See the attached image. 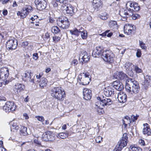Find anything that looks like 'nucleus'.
I'll list each match as a JSON object with an SVG mask.
<instances>
[{
	"label": "nucleus",
	"mask_w": 151,
	"mask_h": 151,
	"mask_svg": "<svg viewBox=\"0 0 151 151\" xmlns=\"http://www.w3.org/2000/svg\"><path fill=\"white\" fill-rule=\"evenodd\" d=\"M134 29L132 28H130L129 29H127V32H126L127 33L128 35H130L132 32V30Z\"/></svg>",
	"instance_id": "0e129e2a"
},
{
	"label": "nucleus",
	"mask_w": 151,
	"mask_h": 151,
	"mask_svg": "<svg viewBox=\"0 0 151 151\" xmlns=\"http://www.w3.org/2000/svg\"><path fill=\"white\" fill-rule=\"evenodd\" d=\"M145 85L146 87L151 86V77L147 76L145 78Z\"/></svg>",
	"instance_id": "b1692460"
},
{
	"label": "nucleus",
	"mask_w": 151,
	"mask_h": 151,
	"mask_svg": "<svg viewBox=\"0 0 151 151\" xmlns=\"http://www.w3.org/2000/svg\"><path fill=\"white\" fill-rule=\"evenodd\" d=\"M6 45L7 48L9 50H14L17 46V40L14 39L9 40L6 42Z\"/></svg>",
	"instance_id": "6e6552de"
},
{
	"label": "nucleus",
	"mask_w": 151,
	"mask_h": 151,
	"mask_svg": "<svg viewBox=\"0 0 151 151\" xmlns=\"http://www.w3.org/2000/svg\"><path fill=\"white\" fill-rule=\"evenodd\" d=\"M125 68L126 69L127 73H130V74L129 75V76H133L134 74L132 71L133 68L134 67V65L131 63L128 62H127L125 64Z\"/></svg>",
	"instance_id": "9b49d317"
},
{
	"label": "nucleus",
	"mask_w": 151,
	"mask_h": 151,
	"mask_svg": "<svg viewBox=\"0 0 151 151\" xmlns=\"http://www.w3.org/2000/svg\"><path fill=\"white\" fill-rule=\"evenodd\" d=\"M9 0H1L2 3L3 4H6L8 2Z\"/></svg>",
	"instance_id": "69168bd1"
},
{
	"label": "nucleus",
	"mask_w": 151,
	"mask_h": 151,
	"mask_svg": "<svg viewBox=\"0 0 151 151\" xmlns=\"http://www.w3.org/2000/svg\"><path fill=\"white\" fill-rule=\"evenodd\" d=\"M83 95L84 99L87 100H90L92 95L91 91L89 89L84 88L83 90Z\"/></svg>",
	"instance_id": "9d476101"
},
{
	"label": "nucleus",
	"mask_w": 151,
	"mask_h": 151,
	"mask_svg": "<svg viewBox=\"0 0 151 151\" xmlns=\"http://www.w3.org/2000/svg\"><path fill=\"white\" fill-rule=\"evenodd\" d=\"M23 8L26 10L28 14L32 10V7L29 5L26 6Z\"/></svg>",
	"instance_id": "ea45409f"
},
{
	"label": "nucleus",
	"mask_w": 151,
	"mask_h": 151,
	"mask_svg": "<svg viewBox=\"0 0 151 151\" xmlns=\"http://www.w3.org/2000/svg\"><path fill=\"white\" fill-rule=\"evenodd\" d=\"M60 31L59 28L57 26H53L51 29V31L53 33H58Z\"/></svg>",
	"instance_id": "f704fd0d"
},
{
	"label": "nucleus",
	"mask_w": 151,
	"mask_h": 151,
	"mask_svg": "<svg viewBox=\"0 0 151 151\" xmlns=\"http://www.w3.org/2000/svg\"><path fill=\"white\" fill-rule=\"evenodd\" d=\"M65 10L64 12L65 13L70 15L72 14L73 13V7L70 5L66 6V8L64 9Z\"/></svg>",
	"instance_id": "412c9836"
},
{
	"label": "nucleus",
	"mask_w": 151,
	"mask_h": 151,
	"mask_svg": "<svg viewBox=\"0 0 151 151\" xmlns=\"http://www.w3.org/2000/svg\"><path fill=\"white\" fill-rule=\"evenodd\" d=\"M79 58H81L85 63L87 62L89 60L90 56L85 51H82L80 54Z\"/></svg>",
	"instance_id": "4468645a"
},
{
	"label": "nucleus",
	"mask_w": 151,
	"mask_h": 151,
	"mask_svg": "<svg viewBox=\"0 0 151 151\" xmlns=\"http://www.w3.org/2000/svg\"><path fill=\"white\" fill-rule=\"evenodd\" d=\"M80 34H81L82 38L83 39H86L87 37V33L86 31L82 30L80 31Z\"/></svg>",
	"instance_id": "473e14b6"
},
{
	"label": "nucleus",
	"mask_w": 151,
	"mask_h": 151,
	"mask_svg": "<svg viewBox=\"0 0 151 151\" xmlns=\"http://www.w3.org/2000/svg\"><path fill=\"white\" fill-rule=\"evenodd\" d=\"M117 99L120 103H124L127 101V96L125 93L120 92L117 94Z\"/></svg>",
	"instance_id": "ddd939ff"
},
{
	"label": "nucleus",
	"mask_w": 151,
	"mask_h": 151,
	"mask_svg": "<svg viewBox=\"0 0 151 151\" xmlns=\"http://www.w3.org/2000/svg\"><path fill=\"white\" fill-rule=\"evenodd\" d=\"M35 118L39 121L42 122L44 120V118L42 116H36Z\"/></svg>",
	"instance_id": "864d4df0"
},
{
	"label": "nucleus",
	"mask_w": 151,
	"mask_h": 151,
	"mask_svg": "<svg viewBox=\"0 0 151 151\" xmlns=\"http://www.w3.org/2000/svg\"><path fill=\"white\" fill-rule=\"evenodd\" d=\"M19 128V124H17V123L13 122L11 127V129H14L17 130Z\"/></svg>",
	"instance_id": "4c0bfd02"
},
{
	"label": "nucleus",
	"mask_w": 151,
	"mask_h": 151,
	"mask_svg": "<svg viewBox=\"0 0 151 151\" xmlns=\"http://www.w3.org/2000/svg\"><path fill=\"white\" fill-rule=\"evenodd\" d=\"M53 41L55 43L59 41L60 39V37L58 36H55L52 37Z\"/></svg>",
	"instance_id": "09e8293b"
},
{
	"label": "nucleus",
	"mask_w": 151,
	"mask_h": 151,
	"mask_svg": "<svg viewBox=\"0 0 151 151\" xmlns=\"http://www.w3.org/2000/svg\"><path fill=\"white\" fill-rule=\"evenodd\" d=\"M58 1H59L60 3H65L66 4V2H67V1L66 0H59Z\"/></svg>",
	"instance_id": "338daca9"
},
{
	"label": "nucleus",
	"mask_w": 151,
	"mask_h": 151,
	"mask_svg": "<svg viewBox=\"0 0 151 151\" xmlns=\"http://www.w3.org/2000/svg\"><path fill=\"white\" fill-rule=\"evenodd\" d=\"M78 78L80 83L83 85L88 84L91 81L90 76L88 73H83L79 75Z\"/></svg>",
	"instance_id": "423d86ee"
},
{
	"label": "nucleus",
	"mask_w": 151,
	"mask_h": 151,
	"mask_svg": "<svg viewBox=\"0 0 151 151\" xmlns=\"http://www.w3.org/2000/svg\"><path fill=\"white\" fill-rule=\"evenodd\" d=\"M117 25V22L115 21H111L109 22V25L111 27H115Z\"/></svg>",
	"instance_id": "e433bc0d"
},
{
	"label": "nucleus",
	"mask_w": 151,
	"mask_h": 151,
	"mask_svg": "<svg viewBox=\"0 0 151 151\" xmlns=\"http://www.w3.org/2000/svg\"><path fill=\"white\" fill-rule=\"evenodd\" d=\"M24 88L25 86L24 85L18 83L15 85L14 90L18 93L24 91Z\"/></svg>",
	"instance_id": "a211bd4d"
},
{
	"label": "nucleus",
	"mask_w": 151,
	"mask_h": 151,
	"mask_svg": "<svg viewBox=\"0 0 151 151\" xmlns=\"http://www.w3.org/2000/svg\"><path fill=\"white\" fill-rule=\"evenodd\" d=\"M99 17L103 20H106L107 18V14L105 13L100 15Z\"/></svg>",
	"instance_id": "37998d69"
},
{
	"label": "nucleus",
	"mask_w": 151,
	"mask_h": 151,
	"mask_svg": "<svg viewBox=\"0 0 151 151\" xmlns=\"http://www.w3.org/2000/svg\"><path fill=\"white\" fill-rule=\"evenodd\" d=\"M54 17H49V22L50 23L53 24L55 22Z\"/></svg>",
	"instance_id": "3c124183"
},
{
	"label": "nucleus",
	"mask_w": 151,
	"mask_h": 151,
	"mask_svg": "<svg viewBox=\"0 0 151 151\" xmlns=\"http://www.w3.org/2000/svg\"><path fill=\"white\" fill-rule=\"evenodd\" d=\"M92 55L94 58H96L98 56H100L99 52H98L96 50H94L92 53Z\"/></svg>",
	"instance_id": "a19ab883"
},
{
	"label": "nucleus",
	"mask_w": 151,
	"mask_h": 151,
	"mask_svg": "<svg viewBox=\"0 0 151 151\" xmlns=\"http://www.w3.org/2000/svg\"><path fill=\"white\" fill-rule=\"evenodd\" d=\"M139 143L141 145L144 146L145 145L144 141L142 139H140L139 141Z\"/></svg>",
	"instance_id": "e2e57ef3"
},
{
	"label": "nucleus",
	"mask_w": 151,
	"mask_h": 151,
	"mask_svg": "<svg viewBox=\"0 0 151 151\" xmlns=\"http://www.w3.org/2000/svg\"><path fill=\"white\" fill-rule=\"evenodd\" d=\"M130 151H142L140 147L136 146L134 145H132L129 147Z\"/></svg>",
	"instance_id": "c85d7f7f"
},
{
	"label": "nucleus",
	"mask_w": 151,
	"mask_h": 151,
	"mask_svg": "<svg viewBox=\"0 0 151 151\" xmlns=\"http://www.w3.org/2000/svg\"><path fill=\"white\" fill-rule=\"evenodd\" d=\"M93 8L98 9L101 6L102 4L101 1V0H93Z\"/></svg>",
	"instance_id": "4be33fe9"
},
{
	"label": "nucleus",
	"mask_w": 151,
	"mask_h": 151,
	"mask_svg": "<svg viewBox=\"0 0 151 151\" xmlns=\"http://www.w3.org/2000/svg\"><path fill=\"white\" fill-rule=\"evenodd\" d=\"M123 121V124L124 125L125 127H127V124H130L131 122L130 117L127 116H125L124 120Z\"/></svg>",
	"instance_id": "bb28decb"
},
{
	"label": "nucleus",
	"mask_w": 151,
	"mask_h": 151,
	"mask_svg": "<svg viewBox=\"0 0 151 151\" xmlns=\"http://www.w3.org/2000/svg\"><path fill=\"white\" fill-rule=\"evenodd\" d=\"M141 55V51L140 50L138 49L137 50V51L136 53V56L137 57H140Z\"/></svg>",
	"instance_id": "bf43d9fd"
},
{
	"label": "nucleus",
	"mask_w": 151,
	"mask_h": 151,
	"mask_svg": "<svg viewBox=\"0 0 151 151\" xmlns=\"http://www.w3.org/2000/svg\"><path fill=\"white\" fill-rule=\"evenodd\" d=\"M103 108H98L97 111L100 114H102L104 113Z\"/></svg>",
	"instance_id": "13d9d810"
},
{
	"label": "nucleus",
	"mask_w": 151,
	"mask_h": 151,
	"mask_svg": "<svg viewBox=\"0 0 151 151\" xmlns=\"http://www.w3.org/2000/svg\"><path fill=\"white\" fill-rule=\"evenodd\" d=\"M26 12V10L23 8L21 12H18L17 14L18 15H20L21 18H24L28 14L27 12Z\"/></svg>",
	"instance_id": "5701e85b"
},
{
	"label": "nucleus",
	"mask_w": 151,
	"mask_h": 151,
	"mask_svg": "<svg viewBox=\"0 0 151 151\" xmlns=\"http://www.w3.org/2000/svg\"><path fill=\"white\" fill-rule=\"evenodd\" d=\"M38 53H34L33 55V58L35 60H37L38 58Z\"/></svg>",
	"instance_id": "052dcab7"
},
{
	"label": "nucleus",
	"mask_w": 151,
	"mask_h": 151,
	"mask_svg": "<svg viewBox=\"0 0 151 151\" xmlns=\"http://www.w3.org/2000/svg\"><path fill=\"white\" fill-rule=\"evenodd\" d=\"M78 61L77 60L74 59L71 62V64L74 66H75L78 64Z\"/></svg>",
	"instance_id": "6e6d98bb"
},
{
	"label": "nucleus",
	"mask_w": 151,
	"mask_h": 151,
	"mask_svg": "<svg viewBox=\"0 0 151 151\" xmlns=\"http://www.w3.org/2000/svg\"><path fill=\"white\" fill-rule=\"evenodd\" d=\"M80 31L81 30L80 29L78 30L77 29L75 28L73 30H70V32L72 35H73L76 36H78L80 34Z\"/></svg>",
	"instance_id": "c756f323"
},
{
	"label": "nucleus",
	"mask_w": 151,
	"mask_h": 151,
	"mask_svg": "<svg viewBox=\"0 0 151 151\" xmlns=\"http://www.w3.org/2000/svg\"><path fill=\"white\" fill-rule=\"evenodd\" d=\"M56 22L58 25L63 29H66L68 28L70 24L68 19L64 16L58 18Z\"/></svg>",
	"instance_id": "39448f33"
},
{
	"label": "nucleus",
	"mask_w": 151,
	"mask_h": 151,
	"mask_svg": "<svg viewBox=\"0 0 151 151\" xmlns=\"http://www.w3.org/2000/svg\"><path fill=\"white\" fill-rule=\"evenodd\" d=\"M50 93L52 96L60 101H63L65 96V92L61 87H54L51 89Z\"/></svg>",
	"instance_id": "7ed1b4c3"
},
{
	"label": "nucleus",
	"mask_w": 151,
	"mask_h": 151,
	"mask_svg": "<svg viewBox=\"0 0 151 151\" xmlns=\"http://www.w3.org/2000/svg\"><path fill=\"white\" fill-rule=\"evenodd\" d=\"M33 75V74L30 71H26L25 73L22 74V76L25 78H32V76Z\"/></svg>",
	"instance_id": "393cba45"
},
{
	"label": "nucleus",
	"mask_w": 151,
	"mask_h": 151,
	"mask_svg": "<svg viewBox=\"0 0 151 151\" xmlns=\"http://www.w3.org/2000/svg\"><path fill=\"white\" fill-rule=\"evenodd\" d=\"M40 0H35V4L37 6V7L40 8V6H41V5H42L41 1Z\"/></svg>",
	"instance_id": "a18cd8bd"
},
{
	"label": "nucleus",
	"mask_w": 151,
	"mask_h": 151,
	"mask_svg": "<svg viewBox=\"0 0 151 151\" xmlns=\"http://www.w3.org/2000/svg\"><path fill=\"white\" fill-rule=\"evenodd\" d=\"M123 148V147L118 144L114 150L115 151H121Z\"/></svg>",
	"instance_id": "79ce46f5"
},
{
	"label": "nucleus",
	"mask_w": 151,
	"mask_h": 151,
	"mask_svg": "<svg viewBox=\"0 0 151 151\" xmlns=\"http://www.w3.org/2000/svg\"><path fill=\"white\" fill-rule=\"evenodd\" d=\"M98 101L95 103V105L98 107V108H103L104 107L103 102H102V97H97Z\"/></svg>",
	"instance_id": "aec40b11"
},
{
	"label": "nucleus",
	"mask_w": 151,
	"mask_h": 151,
	"mask_svg": "<svg viewBox=\"0 0 151 151\" xmlns=\"http://www.w3.org/2000/svg\"><path fill=\"white\" fill-rule=\"evenodd\" d=\"M130 28L135 29V26L134 25H132V24H126L124 27V31L125 32H127V29H129Z\"/></svg>",
	"instance_id": "2f4dec72"
},
{
	"label": "nucleus",
	"mask_w": 151,
	"mask_h": 151,
	"mask_svg": "<svg viewBox=\"0 0 151 151\" xmlns=\"http://www.w3.org/2000/svg\"><path fill=\"white\" fill-rule=\"evenodd\" d=\"M46 80V79L44 78H42V81L40 84V85L41 87L43 88L46 86L47 82H45Z\"/></svg>",
	"instance_id": "58836bf2"
},
{
	"label": "nucleus",
	"mask_w": 151,
	"mask_h": 151,
	"mask_svg": "<svg viewBox=\"0 0 151 151\" xmlns=\"http://www.w3.org/2000/svg\"><path fill=\"white\" fill-rule=\"evenodd\" d=\"M117 76L120 80H126L125 88L128 93L134 95L137 94L139 92L140 88L137 81L134 79L129 77L122 72H119Z\"/></svg>",
	"instance_id": "f257e3e1"
},
{
	"label": "nucleus",
	"mask_w": 151,
	"mask_h": 151,
	"mask_svg": "<svg viewBox=\"0 0 151 151\" xmlns=\"http://www.w3.org/2000/svg\"><path fill=\"white\" fill-rule=\"evenodd\" d=\"M96 50L98 52H99V54L101 56L102 52H103V51H105L103 50V47L100 46H99L97 47H96Z\"/></svg>",
	"instance_id": "c9c22d12"
},
{
	"label": "nucleus",
	"mask_w": 151,
	"mask_h": 151,
	"mask_svg": "<svg viewBox=\"0 0 151 151\" xmlns=\"http://www.w3.org/2000/svg\"><path fill=\"white\" fill-rule=\"evenodd\" d=\"M68 136V134L67 133H60L56 135L58 138H60L64 139L67 137Z\"/></svg>",
	"instance_id": "cd10ccee"
},
{
	"label": "nucleus",
	"mask_w": 151,
	"mask_h": 151,
	"mask_svg": "<svg viewBox=\"0 0 151 151\" xmlns=\"http://www.w3.org/2000/svg\"><path fill=\"white\" fill-rule=\"evenodd\" d=\"M16 106L14 102L8 101L6 102L3 107V110L6 112H13L16 109Z\"/></svg>",
	"instance_id": "0eeeda50"
},
{
	"label": "nucleus",
	"mask_w": 151,
	"mask_h": 151,
	"mask_svg": "<svg viewBox=\"0 0 151 151\" xmlns=\"http://www.w3.org/2000/svg\"><path fill=\"white\" fill-rule=\"evenodd\" d=\"M47 7V3L45 1V3L44 4H42V5H41V6H40V8H41L42 9H45Z\"/></svg>",
	"instance_id": "680f3d73"
},
{
	"label": "nucleus",
	"mask_w": 151,
	"mask_h": 151,
	"mask_svg": "<svg viewBox=\"0 0 151 151\" xmlns=\"http://www.w3.org/2000/svg\"><path fill=\"white\" fill-rule=\"evenodd\" d=\"M27 128L24 126H22L20 129V133L21 134L26 136L27 134Z\"/></svg>",
	"instance_id": "7c9ffc66"
},
{
	"label": "nucleus",
	"mask_w": 151,
	"mask_h": 151,
	"mask_svg": "<svg viewBox=\"0 0 151 151\" xmlns=\"http://www.w3.org/2000/svg\"><path fill=\"white\" fill-rule=\"evenodd\" d=\"M55 135L52 132L48 131V141L53 142L55 140Z\"/></svg>",
	"instance_id": "a878e982"
},
{
	"label": "nucleus",
	"mask_w": 151,
	"mask_h": 151,
	"mask_svg": "<svg viewBox=\"0 0 151 151\" xmlns=\"http://www.w3.org/2000/svg\"><path fill=\"white\" fill-rule=\"evenodd\" d=\"M101 57L105 61L111 63L114 61V56L111 51L105 50L101 54Z\"/></svg>",
	"instance_id": "20e7f679"
},
{
	"label": "nucleus",
	"mask_w": 151,
	"mask_h": 151,
	"mask_svg": "<svg viewBox=\"0 0 151 151\" xmlns=\"http://www.w3.org/2000/svg\"><path fill=\"white\" fill-rule=\"evenodd\" d=\"M103 138L102 137L99 136L97 137L95 139L96 142L97 143H100L102 141Z\"/></svg>",
	"instance_id": "c03bdc74"
},
{
	"label": "nucleus",
	"mask_w": 151,
	"mask_h": 151,
	"mask_svg": "<svg viewBox=\"0 0 151 151\" xmlns=\"http://www.w3.org/2000/svg\"><path fill=\"white\" fill-rule=\"evenodd\" d=\"M9 69L6 68H1L0 70V78L6 79L9 75Z\"/></svg>",
	"instance_id": "1a4fd4ad"
},
{
	"label": "nucleus",
	"mask_w": 151,
	"mask_h": 151,
	"mask_svg": "<svg viewBox=\"0 0 151 151\" xmlns=\"http://www.w3.org/2000/svg\"><path fill=\"white\" fill-rule=\"evenodd\" d=\"M101 97H102V102L104 106H109L112 104V101L110 99L104 97L103 96Z\"/></svg>",
	"instance_id": "6ab92c4d"
},
{
	"label": "nucleus",
	"mask_w": 151,
	"mask_h": 151,
	"mask_svg": "<svg viewBox=\"0 0 151 151\" xmlns=\"http://www.w3.org/2000/svg\"><path fill=\"white\" fill-rule=\"evenodd\" d=\"M111 86L119 91H121L124 88L123 85L118 81L114 82L111 85Z\"/></svg>",
	"instance_id": "f3484780"
},
{
	"label": "nucleus",
	"mask_w": 151,
	"mask_h": 151,
	"mask_svg": "<svg viewBox=\"0 0 151 151\" xmlns=\"http://www.w3.org/2000/svg\"><path fill=\"white\" fill-rule=\"evenodd\" d=\"M127 5H129L131 9H121L119 12V14L122 17L123 21H125L127 19V16L133 15V10L134 11H138L140 9V7L138 5V4L135 2L129 1L127 3Z\"/></svg>",
	"instance_id": "f03ea898"
},
{
	"label": "nucleus",
	"mask_w": 151,
	"mask_h": 151,
	"mask_svg": "<svg viewBox=\"0 0 151 151\" xmlns=\"http://www.w3.org/2000/svg\"><path fill=\"white\" fill-rule=\"evenodd\" d=\"M139 45L142 49H145L146 48V47L145 44L142 41L139 40Z\"/></svg>",
	"instance_id": "49530a36"
},
{
	"label": "nucleus",
	"mask_w": 151,
	"mask_h": 151,
	"mask_svg": "<svg viewBox=\"0 0 151 151\" xmlns=\"http://www.w3.org/2000/svg\"><path fill=\"white\" fill-rule=\"evenodd\" d=\"M104 93L106 96H111L114 93V89L112 87L108 86L105 88L104 90Z\"/></svg>",
	"instance_id": "2eb2a0df"
},
{
	"label": "nucleus",
	"mask_w": 151,
	"mask_h": 151,
	"mask_svg": "<svg viewBox=\"0 0 151 151\" xmlns=\"http://www.w3.org/2000/svg\"><path fill=\"white\" fill-rule=\"evenodd\" d=\"M67 2H66V4H65V3L63 4H62L61 5V9L63 11H64V12L65 10H64V9H65V8H66V6H68V5H68L67 3Z\"/></svg>",
	"instance_id": "8fccbe9b"
},
{
	"label": "nucleus",
	"mask_w": 151,
	"mask_h": 151,
	"mask_svg": "<svg viewBox=\"0 0 151 151\" xmlns=\"http://www.w3.org/2000/svg\"><path fill=\"white\" fill-rule=\"evenodd\" d=\"M135 70L136 73H138L142 72V70L137 66L135 67Z\"/></svg>",
	"instance_id": "de8ad7c7"
},
{
	"label": "nucleus",
	"mask_w": 151,
	"mask_h": 151,
	"mask_svg": "<svg viewBox=\"0 0 151 151\" xmlns=\"http://www.w3.org/2000/svg\"><path fill=\"white\" fill-rule=\"evenodd\" d=\"M128 137L127 134L125 133L123 134L122 139L118 142V144L123 147L127 145V140Z\"/></svg>",
	"instance_id": "dca6fc26"
},
{
	"label": "nucleus",
	"mask_w": 151,
	"mask_h": 151,
	"mask_svg": "<svg viewBox=\"0 0 151 151\" xmlns=\"http://www.w3.org/2000/svg\"><path fill=\"white\" fill-rule=\"evenodd\" d=\"M42 139L45 141H47V134L46 133V132H45V134L42 135Z\"/></svg>",
	"instance_id": "5fc2aeb1"
},
{
	"label": "nucleus",
	"mask_w": 151,
	"mask_h": 151,
	"mask_svg": "<svg viewBox=\"0 0 151 151\" xmlns=\"http://www.w3.org/2000/svg\"><path fill=\"white\" fill-rule=\"evenodd\" d=\"M23 116L26 119H28L29 118V117L28 114L26 113H24L23 114Z\"/></svg>",
	"instance_id": "774afa93"
},
{
	"label": "nucleus",
	"mask_w": 151,
	"mask_h": 151,
	"mask_svg": "<svg viewBox=\"0 0 151 151\" xmlns=\"http://www.w3.org/2000/svg\"><path fill=\"white\" fill-rule=\"evenodd\" d=\"M34 142L35 144H36L38 145H40L41 143L38 140L37 138H35L34 140Z\"/></svg>",
	"instance_id": "4d7b16f0"
},
{
	"label": "nucleus",
	"mask_w": 151,
	"mask_h": 151,
	"mask_svg": "<svg viewBox=\"0 0 151 151\" xmlns=\"http://www.w3.org/2000/svg\"><path fill=\"white\" fill-rule=\"evenodd\" d=\"M112 34L113 33L111 32L110 30H107L102 34L101 35L103 36H107L108 37H110L112 35Z\"/></svg>",
	"instance_id": "72a5a7b5"
},
{
	"label": "nucleus",
	"mask_w": 151,
	"mask_h": 151,
	"mask_svg": "<svg viewBox=\"0 0 151 151\" xmlns=\"http://www.w3.org/2000/svg\"><path fill=\"white\" fill-rule=\"evenodd\" d=\"M138 116H135L134 115H132L131 117V122L132 121L133 122H135L136 120L137 119Z\"/></svg>",
	"instance_id": "603ef678"
},
{
	"label": "nucleus",
	"mask_w": 151,
	"mask_h": 151,
	"mask_svg": "<svg viewBox=\"0 0 151 151\" xmlns=\"http://www.w3.org/2000/svg\"><path fill=\"white\" fill-rule=\"evenodd\" d=\"M142 132L145 135L147 136L151 135V129L148 124L145 123L143 124Z\"/></svg>",
	"instance_id": "f8f14e48"
}]
</instances>
